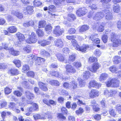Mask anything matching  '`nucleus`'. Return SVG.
Masks as SVG:
<instances>
[{"label": "nucleus", "instance_id": "nucleus-62", "mask_svg": "<svg viewBox=\"0 0 121 121\" xmlns=\"http://www.w3.org/2000/svg\"><path fill=\"white\" fill-rule=\"evenodd\" d=\"M68 32L69 34H73L75 32L76 30L74 28H71L68 30Z\"/></svg>", "mask_w": 121, "mask_h": 121}, {"label": "nucleus", "instance_id": "nucleus-43", "mask_svg": "<svg viewBox=\"0 0 121 121\" xmlns=\"http://www.w3.org/2000/svg\"><path fill=\"white\" fill-rule=\"evenodd\" d=\"M120 8L119 5H117L116 6H115L113 7V10L115 13H118L120 11Z\"/></svg>", "mask_w": 121, "mask_h": 121}, {"label": "nucleus", "instance_id": "nucleus-3", "mask_svg": "<svg viewBox=\"0 0 121 121\" xmlns=\"http://www.w3.org/2000/svg\"><path fill=\"white\" fill-rule=\"evenodd\" d=\"M27 59L30 61H32L31 64H33V61H35L36 62H43L45 61V60L43 58L41 57H37L36 56L32 54H30L28 56Z\"/></svg>", "mask_w": 121, "mask_h": 121}, {"label": "nucleus", "instance_id": "nucleus-2", "mask_svg": "<svg viewBox=\"0 0 121 121\" xmlns=\"http://www.w3.org/2000/svg\"><path fill=\"white\" fill-rule=\"evenodd\" d=\"M110 34L111 41L113 42V47H117L118 46L119 44H121V40L117 39V35L113 32H111Z\"/></svg>", "mask_w": 121, "mask_h": 121}, {"label": "nucleus", "instance_id": "nucleus-46", "mask_svg": "<svg viewBox=\"0 0 121 121\" xmlns=\"http://www.w3.org/2000/svg\"><path fill=\"white\" fill-rule=\"evenodd\" d=\"M109 113L111 115L113 116L114 117H115L117 116L116 111L112 109H110Z\"/></svg>", "mask_w": 121, "mask_h": 121}, {"label": "nucleus", "instance_id": "nucleus-44", "mask_svg": "<svg viewBox=\"0 0 121 121\" xmlns=\"http://www.w3.org/2000/svg\"><path fill=\"white\" fill-rule=\"evenodd\" d=\"M73 65L77 68H78L81 66V63L79 62H75L73 63Z\"/></svg>", "mask_w": 121, "mask_h": 121}, {"label": "nucleus", "instance_id": "nucleus-27", "mask_svg": "<svg viewBox=\"0 0 121 121\" xmlns=\"http://www.w3.org/2000/svg\"><path fill=\"white\" fill-rule=\"evenodd\" d=\"M50 42L47 40H40L38 42V43L41 44V46H44L50 44Z\"/></svg>", "mask_w": 121, "mask_h": 121}, {"label": "nucleus", "instance_id": "nucleus-45", "mask_svg": "<svg viewBox=\"0 0 121 121\" xmlns=\"http://www.w3.org/2000/svg\"><path fill=\"white\" fill-rule=\"evenodd\" d=\"M33 117L35 120L39 119H44L45 118V117H41L39 114H36L34 115Z\"/></svg>", "mask_w": 121, "mask_h": 121}, {"label": "nucleus", "instance_id": "nucleus-31", "mask_svg": "<svg viewBox=\"0 0 121 121\" xmlns=\"http://www.w3.org/2000/svg\"><path fill=\"white\" fill-rule=\"evenodd\" d=\"M89 29V27L87 25H83L81 27L79 30V32H82L88 30Z\"/></svg>", "mask_w": 121, "mask_h": 121}, {"label": "nucleus", "instance_id": "nucleus-40", "mask_svg": "<svg viewBox=\"0 0 121 121\" xmlns=\"http://www.w3.org/2000/svg\"><path fill=\"white\" fill-rule=\"evenodd\" d=\"M50 83L53 86H59V82L57 81L52 80L50 81Z\"/></svg>", "mask_w": 121, "mask_h": 121}, {"label": "nucleus", "instance_id": "nucleus-24", "mask_svg": "<svg viewBox=\"0 0 121 121\" xmlns=\"http://www.w3.org/2000/svg\"><path fill=\"white\" fill-rule=\"evenodd\" d=\"M40 54L43 56L47 57H49L50 55L49 53L44 50H41L40 52Z\"/></svg>", "mask_w": 121, "mask_h": 121}, {"label": "nucleus", "instance_id": "nucleus-8", "mask_svg": "<svg viewBox=\"0 0 121 121\" xmlns=\"http://www.w3.org/2000/svg\"><path fill=\"white\" fill-rule=\"evenodd\" d=\"M87 10L85 7L79 8L76 11V14L78 16L82 17L85 15L87 12Z\"/></svg>", "mask_w": 121, "mask_h": 121}, {"label": "nucleus", "instance_id": "nucleus-23", "mask_svg": "<svg viewBox=\"0 0 121 121\" xmlns=\"http://www.w3.org/2000/svg\"><path fill=\"white\" fill-rule=\"evenodd\" d=\"M38 84L39 87L42 90L45 91H48V89L46 84L40 82L38 83Z\"/></svg>", "mask_w": 121, "mask_h": 121}, {"label": "nucleus", "instance_id": "nucleus-51", "mask_svg": "<svg viewBox=\"0 0 121 121\" xmlns=\"http://www.w3.org/2000/svg\"><path fill=\"white\" fill-rule=\"evenodd\" d=\"M23 50L27 53H29L31 51V48L30 46H27L26 47L24 48Z\"/></svg>", "mask_w": 121, "mask_h": 121}, {"label": "nucleus", "instance_id": "nucleus-59", "mask_svg": "<svg viewBox=\"0 0 121 121\" xmlns=\"http://www.w3.org/2000/svg\"><path fill=\"white\" fill-rule=\"evenodd\" d=\"M27 75L28 77H33L34 76V73L32 71H29L27 73Z\"/></svg>", "mask_w": 121, "mask_h": 121}, {"label": "nucleus", "instance_id": "nucleus-26", "mask_svg": "<svg viewBox=\"0 0 121 121\" xmlns=\"http://www.w3.org/2000/svg\"><path fill=\"white\" fill-rule=\"evenodd\" d=\"M16 36L19 40L22 41L25 40V37L24 35L20 32L17 33Z\"/></svg>", "mask_w": 121, "mask_h": 121}, {"label": "nucleus", "instance_id": "nucleus-19", "mask_svg": "<svg viewBox=\"0 0 121 121\" xmlns=\"http://www.w3.org/2000/svg\"><path fill=\"white\" fill-rule=\"evenodd\" d=\"M11 14L19 19H21L23 17V14L18 11H13L12 12Z\"/></svg>", "mask_w": 121, "mask_h": 121}, {"label": "nucleus", "instance_id": "nucleus-13", "mask_svg": "<svg viewBox=\"0 0 121 121\" xmlns=\"http://www.w3.org/2000/svg\"><path fill=\"white\" fill-rule=\"evenodd\" d=\"M54 45L59 48H62L64 46L63 40L60 39H58L54 41Z\"/></svg>", "mask_w": 121, "mask_h": 121}, {"label": "nucleus", "instance_id": "nucleus-20", "mask_svg": "<svg viewBox=\"0 0 121 121\" xmlns=\"http://www.w3.org/2000/svg\"><path fill=\"white\" fill-rule=\"evenodd\" d=\"M76 57V56L75 54H72L70 55L68 61H65V63H70L71 62H73L75 60Z\"/></svg>", "mask_w": 121, "mask_h": 121}, {"label": "nucleus", "instance_id": "nucleus-7", "mask_svg": "<svg viewBox=\"0 0 121 121\" xmlns=\"http://www.w3.org/2000/svg\"><path fill=\"white\" fill-rule=\"evenodd\" d=\"M111 10V9L109 7L105 9L103 11L104 14H105V18L108 20H110L113 18L112 14V13L110 12Z\"/></svg>", "mask_w": 121, "mask_h": 121}, {"label": "nucleus", "instance_id": "nucleus-38", "mask_svg": "<svg viewBox=\"0 0 121 121\" xmlns=\"http://www.w3.org/2000/svg\"><path fill=\"white\" fill-rule=\"evenodd\" d=\"M46 22L44 20H42L39 22V28H41L44 27L46 24Z\"/></svg>", "mask_w": 121, "mask_h": 121}, {"label": "nucleus", "instance_id": "nucleus-32", "mask_svg": "<svg viewBox=\"0 0 121 121\" xmlns=\"http://www.w3.org/2000/svg\"><path fill=\"white\" fill-rule=\"evenodd\" d=\"M121 58L118 56H115L113 59V62L116 64H118L120 61Z\"/></svg>", "mask_w": 121, "mask_h": 121}, {"label": "nucleus", "instance_id": "nucleus-58", "mask_svg": "<svg viewBox=\"0 0 121 121\" xmlns=\"http://www.w3.org/2000/svg\"><path fill=\"white\" fill-rule=\"evenodd\" d=\"M12 90L8 87H6L4 89V92L6 94H9L11 91Z\"/></svg>", "mask_w": 121, "mask_h": 121}, {"label": "nucleus", "instance_id": "nucleus-21", "mask_svg": "<svg viewBox=\"0 0 121 121\" xmlns=\"http://www.w3.org/2000/svg\"><path fill=\"white\" fill-rule=\"evenodd\" d=\"M89 48L88 46L87 45L83 44L81 47H79L77 49V50L80 51L82 52H85L86 50Z\"/></svg>", "mask_w": 121, "mask_h": 121}, {"label": "nucleus", "instance_id": "nucleus-15", "mask_svg": "<svg viewBox=\"0 0 121 121\" xmlns=\"http://www.w3.org/2000/svg\"><path fill=\"white\" fill-rule=\"evenodd\" d=\"M98 37L97 34H94L91 35L90 36V39L92 41H94L95 43H100V40L98 38Z\"/></svg>", "mask_w": 121, "mask_h": 121}, {"label": "nucleus", "instance_id": "nucleus-6", "mask_svg": "<svg viewBox=\"0 0 121 121\" xmlns=\"http://www.w3.org/2000/svg\"><path fill=\"white\" fill-rule=\"evenodd\" d=\"M104 13L103 12H98L94 15L93 14L90 13L88 15V18L92 17L94 19L96 20H98L102 19L104 16Z\"/></svg>", "mask_w": 121, "mask_h": 121}, {"label": "nucleus", "instance_id": "nucleus-35", "mask_svg": "<svg viewBox=\"0 0 121 121\" xmlns=\"http://www.w3.org/2000/svg\"><path fill=\"white\" fill-rule=\"evenodd\" d=\"M90 76V73L89 71H87L84 72L83 77L84 79H87Z\"/></svg>", "mask_w": 121, "mask_h": 121}, {"label": "nucleus", "instance_id": "nucleus-47", "mask_svg": "<svg viewBox=\"0 0 121 121\" xmlns=\"http://www.w3.org/2000/svg\"><path fill=\"white\" fill-rule=\"evenodd\" d=\"M36 32L39 37H42L44 35V32L41 29H38L36 31Z\"/></svg>", "mask_w": 121, "mask_h": 121}, {"label": "nucleus", "instance_id": "nucleus-60", "mask_svg": "<svg viewBox=\"0 0 121 121\" xmlns=\"http://www.w3.org/2000/svg\"><path fill=\"white\" fill-rule=\"evenodd\" d=\"M13 93L14 95H16L17 97H20L22 95V94L18 91H15Z\"/></svg>", "mask_w": 121, "mask_h": 121}, {"label": "nucleus", "instance_id": "nucleus-34", "mask_svg": "<svg viewBox=\"0 0 121 121\" xmlns=\"http://www.w3.org/2000/svg\"><path fill=\"white\" fill-rule=\"evenodd\" d=\"M72 45L74 47L75 49L76 50H77V49L79 47V45L78 44L77 41L73 39L71 41Z\"/></svg>", "mask_w": 121, "mask_h": 121}, {"label": "nucleus", "instance_id": "nucleus-10", "mask_svg": "<svg viewBox=\"0 0 121 121\" xmlns=\"http://www.w3.org/2000/svg\"><path fill=\"white\" fill-rule=\"evenodd\" d=\"M63 86L64 87L67 89H74L77 87V83L75 81H72L70 84L65 82L64 83Z\"/></svg>", "mask_w": 121, "mask_h": 121}, {"label": "nucleus", "instance_id": "nucleus-36", "mask_svg": "<svg viewBox=\"0 0 121 121\" xmlns=\"http://www.w3.org/2000/svg\"><path fill=\"white\" fill-rule=\"evenodd\" d=\"M110 70L112 73H117L118 71V69L115 66H111L109 68Z\"/></svg>", "mask_w": 121, "mask_h": 121}, {"label": "nucleus", "instance_id": "nucleus-30", "mask_svg": "<svg viewBox=\"0 0 121 121\" xmlns=\"http://www.w3.org/2000/svg\"><path fill=\"white\" fill-rule=\"evenodd\" d=\"M7 30L10 33H13L16 32L17 29L15 27L12 26L8 28Z\"/></svg>", "mask_w": 121, "mask_h": 121}, {"label": "nucleus", "instance_id": "nucleus-37", "mask_svg": "<svg viewBox=\"0 0 121 121\" xmlns=\"http://www.w3.org/2000/svg\"><path fill=\"white\" fill-rule=\"evenodd\" d=\"M13 63L17 67H19L21 66V62L18 60H14L13 61Z\"/></svg>", "mask_w": 121, "mask_h": 121}, {"label": "nucleus", "instance_id": "nucleus-12", "mask_svg": "<svg viewBox=\"0 0 121 121\" xmlns=\"http://www.w3.org/2000/svg\"><path fill=\"white\" fill-rule=\"evenodd\" d=\"M99 95V92L97 90L93 89L91 90L89 93V95L91 98H94L98 96Z\"/></svg>", "mask_w": 121, "mask_h": 121}, {"label": "nucleus", "instance_id": "nucleus-4", "mask_svg": "<svg viewBox=\"0 0 121 121\" xmlns=\"http://www.w3.org/2000/svg\"><path fill=\"white\" fill-rule=\"evenodd\" d=\"M29 35H26V37L28 36L29 38L26 40V42L29 43H35L37 41V39L36 37V35L33 32L30 33Z\"/></svg>", "mask_w": 121, "mask_h": 121}, {"label": "nucleus", "instance_id": "nucleus-55", "mask_svg": "<svg viewBox=\"0 0 121 121\" xmlns=\"http://www.w3.org/2000/svg\"><path fill=\"white\" fill-rule=\"evenodd\" d=\"M94 54L96 56L99 57L100 56L101 52L99 49H97L95 52Z\"/></svg>", "mask_w": 121, "mask_h": 121}, {"label": "nucleus", "instance_id": "nucleus-11", "mask_svg": "<svg viewBox=\"0 0 121 121\" xmlns=\"http://www.w3.org/2000/svg\"><path fill=\"white\" fill-rule=\"evenodd\" d=\"M64 31L61 29L59 26H56L53 31V33L56 36H59L61 35Z\"/></svg>", "mask_w": 121, "mask_h": 121}, {"label": "nucleus", "instance_id": "nucleus-18", "mask_svg": "<svg viewBox=\"0 0 121 121\" xmlns=\"http://www.w3.org/2000/svg\"><path fill=\"white\" fill-rule=\"evenodd\" d=\"M33 8V7L32 6H28L26 7V10L23 11L24 13H25V14H31L34 11Z\"/></svg>", "mask_w": 121, "mask_h": 121}, {"label": "nucleus", "instance_id": "nucleus-33", "mask_svg": "<svg viewBox=\"0 0 121 121\" xmlns=\"http://www.w3.org/2000/svg\"><path fill=\"white\" fill-rule=\"evenodd\" d=\"M52 27L50 24L47 25L45 28V30L48 34L52 32Z\"/></svg>", "mask_w": 121, "mask_h": 121}, {"label": "nucleus", "instance_id": "nucleus-52", "mask_svg": "<svg viewBox=\"0 0 121 121\" xmlns=\"http://www.w3.org/2000/svg\"><path fill=\"white\" fill-rule=\"evenodd\" d=\"M108 38V37L107 35H103L102 37V39L104 43H106L107 42Z\"/></svg>", "mask_w": 121, "mask_h": 121}, {"label": "nucleus", "instance_id": "nucleus-17", "mask_svg": "<svg viewBox=\"0 0 121 121\" xmlns=\"http://www.w3.org/2000/svg\"><path fill=\"white\" fill-rule=\"evenodd\" d=\"M100 67L98 63H94L92 67L90 68V71L93 72H95Z\"/></svg>", "mask_w": 121, "mask_h": 121}, {"label": "nucleus", "instance_id": "nucleus-25", "mask_svg": "<svg viewBox=\"0 0 121 121\" xmlns=\"http://www.w3.org/2000/svg\"><path fill=\"white\" fill-rule=\"evenodd\" d=\"M8 73L12 75H17L19 73V71L16 69H12L9 70Z\"/></svg>", "mask_w": 121, "mask_h": 121}, {"label": "nucleus", "instance_id": "nucleus-14", "mask_svg": "<svg viewBox=\"0 0 121 121\" xmlns=\"http://www.w3.org/2000/svg\"><path fill=\"white\" fill-rule=\"evenodd\" d=\"M67 72L69 73H73L76 72V70L74 67L70 65H67L65 67Z\"/></svg>", "mask_w": 121, "mask_h": 121}, {"label": "nucleus", "instance_id": "nucleus-29", "mask_svg": "<svg viewBox=\"0 0 121 121\" xmlns=\"http://www.w3.org/2000/svg\"><path fill=\"white\" fill-rule=\"evenodd\" d=\"M108 77L107 74L105 73H102L99 77V80L101 81L106 80Z\"/></svg>", "mask_w": 121, "mask_h": 121}, {"label": "nucleus", "instance_id": "nucleus-16", "mask_svg": "<svg viewBox=\"0 0 121 121\" xmlns=\"http://www.w3.org/2000/svg\"><path fill=\"white\" fill-rule=\"evenodd\" d=\"M49 73L51 75L54 76L56 77H57L60 79L65 80L66 79V78H64L63 75L61 74H59L58 72L55 71H50L49 72Z\"/></svg>", "mask_w": 121, "mask_h": 121}, {"label": "nucleus", "instance_id": "nucleus-1", "mask_svg": "<svg viewBox=\"0 0 121 121\" xmlns=\"http://www.w3.org/2000/svg\"><path fill=\"white\" fill-rule=\"evenodd\" d=\"M25 96L22 97V102H19V105L22 107H24L26 106L27 103L26 102L28 100L33 99L34 97V95L29 91H27L25 93Z\"/></svg>", "mask_w": 121, "mask_h": 121}, {"label": "nucleus", "instance_id": "nucleus-48", "mask_svg": "<svg viewBox=\"0 0 121 121\" xmlns=\"http://www.w3.org/2000/svg\"><path fill=\"white\" fill-rule=\"evenodd\" d=\"M56 56L58 60L60 61H63L64 60V57L62 56V54H59L56 55Z\"/></svg>", "mask_w": 121, "mask_h": 121}, {"label": "nucleus", "instance_id": "nucleus-53", "mask_svg": "<svg viewBox=\"0 0 121 121\" xmlns=\"http://www.w3.org/2000/svg\"><path fill=\"white\" fill-rule=\"evenodd\" d=\"M117 91L114 90H110V96L112 97L117 93Z\"/></svg>", "mask_w": 121, "mask_h": 121}, {"label": "nucleus", "instance_id": "nucleus-63", "mask_svg": "<svg viewBox=\"0 0 121 121\" xmlns=\"http://www.w3.org/2000/svg\"><path fill=\"white\" fill-rule=\"evenodd\" d=\"M94 117L95 119L97 121L101 119V116L99 114H96L94 116Z\"/></svg>", "mask_w": 121, "mask_h": 121}, {"label": "nucleus", "instance_id": "nucleus-61", "mask_svg": "<svg viewBox=\"0 0 121 121\" xmlns=\"http://www.w3.org/2000/svg\"><path fill=\"white\" fill-rule=\"evenodd\" d=\"M31 104H33V108L35 111H37L38 110V106L37 104L36 103H31Z\"/></svg>", "mask_w": 121, "mask_h": 121}, {"label": "nucleus", "instance_id": "nucleus-28", "mask_svg": "<svg viewBox=\"0 0 121 121\" xmlns=\"http://www.w3.org/2000/svg\"><path fill=\"white\" fill-rule=\"evenodd\" d=\"M8 50H9V52L13 56H17L19 54V51L14 50L13 48H10V49H9Z\"/></svg>", "mask_w": 121, "mask_h": 121}, {"label": "nucleus", "instance_id": "nucleus-56", "mask_svg": "<svg viewBox=\"0 0 121 121\" xmlns=\"http://www.w3.org/2000/svg\"><path fill=\"white\" fill-rule=\"evenodd\" d=\"M115 108L118 112L121 114V105L120 104H117Z\"/></svg>", "mask_w": 121, "mask_h": 121}, {"label": "nucleus", "instance_id": "nucleus-50", "mask_svg": "<svg viewBox=\"0 0 121 121\" xmlns=\"http://www.w3.org/2000/svg\"><path fill=\"white\" fill-rule=\"evenodd\" d=\"M9 106L10 108L13 110V109L16 108V104L13 102H10L9 105Z\"/></svg>", "mask_w": 121, "mask_h": 121}, {"label": "nucleus", "instance_id": "nucleus-64", "mask_svg": "<svg viewBox=\"0 0 121 121\" xmlns=\"http://www.w3.org/2000/svg\"><path fill=\"white\" fill-rule=\"evenodd\" d=\"M56 8L53 5H50L48 7V9L50 11H53Z\"/></svg>", "mask_w": 121, "mask_h": 121}, {"label": "nucleus", "instance_id": "nucleus-39", "mask_svg": "<svg viewBox=\"0 0 121 121\" xmlns=\"http://www.w3.org/2000/svg\"><path fill=\"white\" fill-rule=\"evenodd\" d=\"M78 81L79 85L80 86H83L85 85V82L84 80H82L80 78H78Z\"/></svg>", "mask_w": 121, "mask_h": 121}, {"label": "nucleus", "instance_id": "nucleus-49", "mask_svg": "<svg viewBox=\"0 0 121 121\" xmlns=\"http://www.w3.org/2000/svg\"><path fill=\"white\" fill-rule=\"evenodd\" d=\"M34 0V1H33V2L35 6L36 7L42 5V3L41 2L39 1H36L35 0Z\"/></svg>", "mask_w": 121, "mask_h": 121}, {"label": "nucleus", "instance_id": "nucleus-22", "mask_svg": "<svg viewBox=\"0 0 121 121\" xmlns=\"http://www.w3.org/2000/svg\"><path fill=\"white\" fill-rule=\"evenodd\" d=\"M65 0H53V2L56 6L58 7H60L63 4V3Z\"/></svg>", "mask_w": 121, "mask_h": 121}, {"label": "nucleus", "instance_id": "nucleus-57", "mask_svg": "<svg viewBox=\"0 0 121 121\" xmlns=\"http://www.w3.org/2000/svg\"><path fill=\"white\" fill-rule=\"evenodd\" d=\"M48 113V112L46 113H45V116L44 117H45L44 119H45L46 117H47L48 119L50 120L52 118V117L51 115H49Z\"/></svg>", "mask_w": 121, "mask_h": 121}, {"label": "nucleus", "instance_id": "nucleus-9", "mask_svg": "<svg viewBox=\"0 0 121 121\" xmlns=\"http://www.w3.org/2000/svg\"><path fill=\"white\" fill-rule=\"evenodd\" d=\"M101 84L98 83L95 80H93L90 81L89 82L88 87L90 89L92 87L99 88L101 87Z\"/></svg>", "mask_w": 121, "mask_h": 121}, {"label": "nucleus", "instance_id": "nucleus-42", "mask_svg": "<svg viewBox=\"0 0 121 121\" xmlns=\"http://www.w3.org/2000/svg\"><path fill=\"white\" fill-rule=\"evenodd\" d=\"M2 47H3V48L1 46H0V50H2L4 49L6 50H8L9 49L8 45L5 43H2Z\"/></svg>", "mask_w": 121, "mask_h": 121}, {"label": "nucleus", "instance_id": "nucleus-41", "mask_svg": "<svg viewBox=\"0 0 121 121\" xmlns=\"http://www.w3.org/2000/svg\"><path fill=\"white\" fill-rule=\"evenodd\" d=\"M104 30V26L103 25V23H100L97 29V31L99 32H102Z\"/></svg>", "mask_w": 121, "mask_h": 121}, {"label": "nucleus", "instance_id": "nucleus-54", "mask_svg": "<svg viewBox=\"0 0 121 121\" xmlns=\"http://www.w3.org/2000/svg\"><path fill=\"white\" fill-rule=\"evenodd\" d=\"M57 117L58 118L60 119H62L64 120L66 119V117L61 113H59L57 114Z\"/></svg>", "mask_w": 121, "mask_h": 121}, {"label": "nucleus", "instance_id": "nucleus-5", "mask_svg": "<svg viewBox=\"0 0 121 121\" xmlns=\"http://www.w3.org/2000/svg\"><path fill=\"white\" fill-rule=\"evenodd\" d=\"M119 81L115 78H113L107 82L106 86L107 87H118L119 86Z\"/></svg>", "mask_w": 121, "mask_h": 121}]
</instances>
